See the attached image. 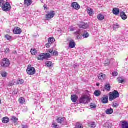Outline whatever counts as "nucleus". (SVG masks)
Instances as JSON below:
<instances>
[{"label": "nucleus", "instance_id": "nucleus-1", "mask_svg": "<svg viewBox=\"0 0 128 128\" xmlns=\"http://www.w3.org/2000/svg\"><path fill=\"white\" fill-rule=\"evenodd\" d=\"M120 93L118 90H114L113 92H110L109 94V100L110 102H112V100H116V98H120Z\"/></svg>", "mask_w": 128, "mask_h": 128}, {"label": "nucleus", "instance_id": "nucleus-2", "mask_svg": "<svg viewBox=\"0 0 128 128\" xmlns=\"http://www.w3.org/2000/svg\"><path fill=\"white\" fill-rule=\"evenodd\" d=\"M89 102H90V97L88 95L82 96L79 100L80 104H86Z\"/></svg>", "mask_w": 128, "mask_h": 128}, {"label": "nucleus", "instance_id": "nucleus-3", "mask_svg": "<svg viewBox=\"0 0 128 128\" xmlns=\"http://www.w3.org/2000/svg\"><path fill=\"white\" fill-rule=\"evenodd\" d=\"M26 72L29 76H34V74H36V68L30 64L27 67Z\"/></svg>", "mask_w": 128, "mask_h": 128}, {"label": "nucleus", "instance_id": "nucleus-4", "mask_svg": "<svg viewBox=\"0 0 128 128\" xmlns=\"http://www.w3.org/2000/svg\"><path fill=\"white\" fill-rule=\"evenodd\" d=\"M0 66L2 68H8L10 66V60L8 58H4L1 63Z\"/></svg>", "mask_w": 128, "mask_h": 128}, {"label": "nucleus", "instance_id": "nucleus-5", "mask_svg": "<svg viewBox=\"0 0 128 128\" xmlns=\"http://www.w3.org/2000/svg\"><path fill=\"white\" fill-rule=\"evenodd\" d=\"M2 10L3 12H10V10H12V6L8 2H6L4 4L3 6H2Z\"/></svg>", "mask_w": 128, "mask_h": 128}, {"label": "nucleus", "instance_id": "nucleus-6", "mask_svg": "<svg viewBox=\"0 0 128 128\" xmlns=\"http://www.w3.org/2000/svg\"><path fill=\"white\" fill-rule=\"evenodd\" d=\"M56 42V39L54 37H50L48 38V42L46 44V48H50L52 44Z\"/></svg>", "mask_w": 128, "mask_h": 128}, {"label": "nucleus", "instance_id": "nucleus-7", "mask_svg": "<svg viewBox=\"0 0 128 128\" xmlns=\"http://www.w3.org/2000/svg\"><path fill=\"white\" fill-rule=\"evenodd\" d=\"M50 58V54H48V53H46V54H40L38 56L37 59L38 60H46V58Z\"/></svg>", "mask_w": 128, "mask_h": 128}, {"label": "nucleus", "instance_id": "nucleus-8", "mask_svg": "<svg viewBox=\"0 0 128 128\" xmlns=\"http://www.w3.org/2000/svg\"><path fill=\"white\" fill-rule=\"evenodd\" d=\"M55 16L56 12L54 11H50V12L46 15V18L48 20H52V18H54Z\"/></svg>", "mask_w": 128, "mask_h": 128}, {"label": "nucleus", "instance_id": "nucleus-9", "mask_svg": "<svg viewBox=\"0 0 128 128\" xmlns=\"http://www.w3.org/2000/svg\"><path fill=\"white\" fill-rule=\"evenodd\" d=\"M48 54H50V56H58V51H54V50L52 49L49 50L48 52Z\"/></svg>", "mask_w": 128, "mask_h": 128}, {"label": "nucleus", "instance_id": "nucleus-10", "mask_svg": "<svg viewBox=\"0 0 128 128\" xmlns=\"http://www.w3.org/2000/svg\"><path fill=\"white\" fill-rule=\"evenodd\" d=\"M71 8H74V10H78L80 8V4H78V2H74L72 3L71 5Z\"/></svg>", "mask_w": 128, "mask_h": 128}, {"label": "nucleus", "instance_id": "nucleus-11", "mask_svg": "<svg viewBox=\"0 0 128 128\" xmlns=\"http://www.w3.org/2000/svg\"><path fill=\"white\" fill-rule=\"evenodd\" d=\"M22 32V29L18 27L15 28L13 31L14 34H20Z\"/></svg>", "mask_w": 128, "mask_h": 128}, {"label": "nucleus", "instance_id": "nucleus-12", "mask_svg": "<svg viewBox=\"0 0 128 128\" xmlns=\"http://www.w3.org/2000/svg\"><path fill=\"white\" fill-rule=\"evenodd\" d=\"M78 95L74 94L71 96V100L72 102H78Z\"/></svg>", "mask_w": 128, "mask_h": 128}, {"label": "nucleus", "instance_id": "nucleus-13", "mask_svg": "<svg viewBox=\"0 0 128 128\" xmlns=\"http://www.w3.org/2000/svg\"><path fill=\"white\" fill-rule=\"evenodd\" d=\"M32 0H24V4L26 6H30L32 4Z\"/></svg>", "mask_w": 128, "mask_h": 128}, {"label": "nucleus", "instance_id": "nucleus-14", "mask_svg": "<svg viewBox=\"0 0 128 128\" xmlns=\"http://www.w3.org/2000/svg\"><path fill=\"white\" fill-rule=\"evenodd\" d=\"M101 102H102V104H108V96H104L102 98Z\"/></svg>", "mask_w": 128, "mask_h": 128}, {"label": "nucleus", "instance_id": "nucleus-15", "mask_svg": "<svg viewBox=\"0 0 128 128\" xmlns=\"http://www.w3.org/2000/svg\"><path fill=\"white\" fill-rule=\"evenodd\" d=\"M64 117H57L56 120L58 124H62L64 122Z\"/></svg>", "mask_w": 128, "mask_h": 128}, {"label": "nucleus", "instance_id": "nucleus-16", "mask_svg": "<svg viewBox=\"0 0 128 128\" xmlns=\"http://www.w3.org/2000/svg\"><path fill=\"white\" fill-rule=\"evenodd\" d=\"M106 74L101 73L99 74L98 78L100 80H106Z\"/></svg>", "mask_w": 128, "mask_h": 128}, {"label": "nucleus", "instance_id": "nucleus-17", "mask_svg": "<svg viewBox=\"0 0 128 128\" xmlns=\"http://www.w3.org/2000/svg\"><path fill=\"white\" fill-rule=\"evenodd\" d=\"M112 14L115 16H118L120 14V9L118 8H114Z\"/></svg>", "mask_w": 128, "mask_h": 128}, {"label": "nucleus", "instance_id": "nucleus-18", "mask_svg": "<svg viewBox=\"0 0 128 128\" xmlns=\"http://www.w3.org/2000/svg\"><path fill=\"white\" fill-rule=\"evenodd\" d=\"M74 34L76 36V38H77V40H82V36H80V31H76V32H74Z\"/></svg>", "mask_w": 128, "mask_h": 128}, {"label": "nucleus", "instance_id": "nucleus-19", "mask_svg": "<svg viewBox=\"0 0 128 128\" xmlns=\"http://www.w3.org/2000/svg\"><path fill=\"white\" fill-rule=\"evenodd\" d=\"M120 16L122 18V20H126L128 18V16L126 14V13L124 12H122L120 14Z\"/></svg>", "mask_w": 128, "mask_h": 128}, {"label": "nucleus", "instance_id": "nucleus-20", "mask_svg": "<svg viewBox=\"0 0 128 128\" xmlns=\"http://www.w3.org/2000/svg\"><path fill=\"white\" fill-rule=\"evenodd\" d=\"M10 120V118H8V117H4L2 118V122L3 124H8Z\"/></svg>", "mask_w": 128, "mask_h": 128}, {"label": "nucleus", "instance_id": "nucleus-21", "mask_svg": "<svg viewBox=\"0 0 128 128\" xmlns=\"http://www.w3.org/2000/svg\"><path fill=\"white\" fill-rule=\"evenodd\" d=\"M122 128H128V122L126 121H122Z\"/></svg>", "mask_w": 128, "mask_h": 128}, {"label": "nucleus", "instance_id": "nucleus-22", "mask_svg": "<svg viewBox=\"0 0 128 128\" xmlns=\"http://www.w3.org/2000/svg\"><path fill=\"white\" fill-rule=\"evenodd\" d=\"M76 42H70L69 48H76Z\"/></svg>", "mask_w": 128, "mask_h": 128}, {"label": "nucleus", "instance_id": "nucleus-23", "mask_svg": "<svg viewBox=\"0 0 128 128\" xmlns=\"http://www.w3.org/2000/svg\"><path fill=\"white\" fill-rule=\"evenodd\" d=\"M87 12L90 16H92V14H94V10H92V9L90 8H88Z\"/></svg>", "mask_w": 128, "mask_h": 128}, {"label": "nucleus", "instance_id": "nucleus-24", "mask_svg": "<svg viewBox=\"0 0 128 128\" xmlns=\"http://www.w3.org/2000/svg\"><path fill=\"white\" fill-rule=\"evenodd\" d=\"M79 28H84V29L88 28V24H80Z\"/></svg>", "mask_w": 128, "mask_h": 128}, {"label": "nucleus", "instance_id": "nucleus-25", "mask_svg": "<svg viewBox=\"0 0 128 128\" xmlns=\"http://www.w3.org/2000/svg\"><path fill=\"white\" fill-rule=\"evenodd\" d=\"M53 64H52V62H50V61L46 62L45 64V66H47V68H52V66Z\"/></svg>", "mask_w": 128, "mask_h": 128}, {"label": "nucleus", "instance_id": "nucleus-26", "mask_svg": "<svg viewBox=\"0 0 128 128\" xmlns=\"http://www.w3.org/2000/svg\"><path fill=\"white\" fill-rule=\"evenodd\" d=\"M106 114H112L114 113V109L110 108L108 109L106 111Z\"/></svg>", "mask_w": 128, "mask_h": 128}, {"label": "nucleus", "instance_id": "nucleus-27", "mask_svg": "<svg viewBox=\"0 0 128 128\" xmlns=\"http://www.w3.org/2000/svg\"><path fill=\"white\" fill-rule=\"evenodd\" d=\"M82 36L84 38H88L90 36V34L86 31H84V33L82 34Z\"/></svg>", "mask_w": 128, "mask_h": 128}, {"label": "nucleus", "instance_id": "nucleus-28", "mask_svg": "<svg viewBox=\"0 0 128 128\" xmlns=\"http://www.w3.org/2000/svg\"><path fill=\"white\" fill-rule=\"evenodd\" d=\"M19 104H24V102H26V98H20L18 99Z\"/></svg>", "mask_w": 128, "mask_h": 128}, {"label": "nucleus", "instance_id": "nucleus-29", "mask_svg": "<svg viewBox=\"0 0 128 128\" xmlns=\"http://www.w3.org/2000/svg\"><path fill=\"white\" fill-rule=\"evenodd\" d=\"M110 84H107L104 86V90H106V92H110Z\"/></svg>", "mask_w": 128, "mask_h": 128}, {"label": "nucleus", "instance_id": "nucleus-30", "mask_svg": "<svg viewBox=\"0 0 128 128\" xmlns=\"http://www.w3.org/2000/svg\"><path fill=\"white\" fill-rule=\"evenodd\" d=\"M117 80L119 84H123V82H124V79L122 77H119Z\"/></svg>", "mask_w": 128, "mask_h": 128}, {"label": "nucleus", "instance_id": "nucleus-31", "mask_svg": "<svg viewBox=\"0 0 128 128\" xmlns=\"http://www.w3.org/2000/svg\"><path fill=\"white\" fill-rule=\"evenodd\" d=\"M11 120H12V122H14V124H16V122H18V118L16 116H12L11 118Z\"/></svg>", "mask_w": 128, "mask_h": 128}, {"label": "nucleus", "instance_id": "nucleus-32", "mask_svg": "<svg viewBox=\"0 0 128 128\" xmlns=\"http://www.w3.org/2000/svg\"><path fill=\"white\" fill-rule=\"evenodd\" d=\"M98 20H104V16L102 14H99L98 15Z\"/></svg>", "mask_w": 128, "mask_h": 128}, {"label": "nucleus", "instance_id": "nucleus-33", "mask_svg": "<svg viewBox=\"0 0 128 128\" xmlns=\"http://www.w3.org/2000/svg\"><path fill=\"white\" fill-rule=\"evenodd\" d=\"M30 52L32 56H36V54L38 53L36 50V49H31Z\"/></svg>", "mask_w": 128, "mask_h": 128}, {"label": "nucleus", "instance_id": "nucleus-34", "mask_svg": "<svg viewBox=\"0 0 128 128\" xmlns=\"http://www.w3.org/2000/svg\"><path fill=\"white\" fill-rule=\"evenodd\" d=\"M24 84V80L22 79L19 78L17 84Z\"/></svg>", "mask_w": 128, "mask_h": 128}, {"label": "nucleus", "instance_id": "nucleus-35", "mask_svg": "<svg viewBox=\"0 0 128 128\" xmlns=\"http://www.w3.org/2000/svg\"><path fill=\"white\" fill-rule=\"evenodd\" d=\"M94 94L96 96H100L102 94V92L100 90H96L94 92Z\"/></svg>", "mask_w": 128, "mask_h": 128}, {"label": "nucleus", "instance_id": "nucleus-36", "mask_svg": "<svg viewBox=\"0 0 128 128\" xmlns=\"http://www.w3.org/2000/svg\"><path fill=\"white\" fill-rule=\"evenodd\" d=\"M6 4V2H4V0H0V8H2V6H4V4Z\"/></svg>", "mask_w": 128, "mask_h": 128}, {"label": "nucleus", "instance_id": "nucleus-37", "mask_svg": "<svg viewBox=\"0 0 128 128\" xmlns=\"http://www.w3.org/2000/svg\"><path fill=\"white\" fill-rule=\"evenodd\" d=\"M5 38H6V40H12V37L10 36L8 34H6L5 36Z\"/></svg>", "mask_w": 128, "mask_h": 128}, {"label": "nucleus", "instance_id": "nucleus-38", "mask_svg": "<svg viewBox=\"0 0 128 128\" xmlns=\"http://www.w3.org/2000/svg\"><path fill=\"white\" fill-rule=\"evenodd\" d=\"M52 126L54 128H60V126L58 125V124L56 122H53Z\"/></svg>", "mask_w": 128, "mask_h": 128}, {"label": "nucleus", "instance_id": "nucleus-39", "mask_svg": "<svg viewBox=\"0 0 128 128\" xmlns=\"http://www.w3.org/2000/svg\"><path fill=\"white\" fill-rule=\"evenodd\" d=\"M120 28V26H118V24H116L114 25L113 30H118V28Z\"/></svg>", "mask_w": 128, "mask_h": 128}, {"label": "nucleus", "instance_id": "nucleus-40", "mask_svg": "<svg viewBox=\"0 0 128 128\" xmlns=\"http://www.w3.org/2000/svg\"><path fill=\"white\" fill-rule=\"evenodd\" d=\"M1 76L2 78H6L8 76V73L6 72H3L2 73Z\"/></svg>", "mask_w": 128, "mask_h": 128}, {"label": "nucleus", "instance_id": "nucleus-41", "mask_svg": "<svg viewBox=\"0 0 128 128\" xmlns=\"http://www.w3.org/2000/svg\"><path fill=\"white\" fill-rule=\"evenodd\" d=\"M112 125L111 124L106 123V128H112Z\"/></svg>", "mask_w": 128, "mask_h": 128}, {"label": "nucleus", "instance_id": "nucleus-42", "mask_svg": "<svg viewBox=\"0 0 128 128\" xmlns=\"http://www.w3.org/2000/svg\"><path fill=\"white\" fill-rule=\"evenodd\" d=\"M96 123H94V122H92L90 124V127L91 128H96Z\"/></svg>", "mask_w": 128, "mask_h": 128}, {"label": "nucleus", "instance_id": "nucleus-43", "mask_svg": "<svg viewBox=\"0 0 128 128\" xmlns=\"http://www.w3.org/2000/svg\"><path fill=\"white\" fill-rule=\"evenodd\" d=\"M4 52L6 54L8 53H10V48H6V49L4 50Z\"/></svg>", "mask_w": 128, "mask_h": 128}, {"label": "nucleus", "instance_id": "nucleus-44", "mask_svg": "<svg viewBox=\"0 0 128 128\" xmlns=\"http://www.w3.org/2000/svg\"><path fill=\"white\" fill-rule=\"evenodd\" d=\"M14 84H16V82L14 81H12L10 82L8 86H14Z\"/></svg>", "mask_w": 128, "mask_h": 128}, {"label": "nucleus", "instance_id": "nucleus-45", "mask_svg": "<svg viewBox=\"0 0 128 128\" xmlns=\"http://www.w3.org/2000/svg\"><path fill=\"white\" fill-rule=\"evenodd\" d=\"M112 104V107L113 108H118V103L114 102Z\"/></svg>", "mask_w": 128, "mask_h": 128}, {"label": "nucleus", "instance_id": "nucleus-46", "mask_svg": "<svg viewBox=\"0 0 128 128\" xmlns=\"http://www.w3.org/2000/svg\"><path fill=\"white\" fill-rule=\"evenodd\" d=\"M90 108H96V106L94 104H91L90 105Z\"/></svg>", "mask_w": 128, "mask_h": 128}, {"label": "nucleus", "instance_id": "nucleus-47", "mask_svg": "<svg viewBox=\"0 0 128 128\" xmlns=\"http://www.w3.org/2000/svg\"><path fill=\"white\" fill-rule=\"evenodd\" d=\"M76 128H82V124H80L79 123H77L76 126Z\"/></svg>", "mask_w": 128, "mask_h": 128}, {"label": "nucleus", "instance_id": "nucleus-48", "mask_svg": "<svg viewBox=\"0 0 128 128\" xmlns=\"http://www.w3.org/2000/svg\"><path fill=\"white\" fill-rule=\"evenodd\" d=\"M118 72H114L112 74V76H118Z\"/></svg>", "mask_w": 128, "mask_h": 128}, {"label": "nucleus", "instance_id": "nucleus-49", "mask_svg": "<svg viewBox=\"0 0 128 128\" xmlns=\"http://www.w3.org/2000/svg\"><path fill=\"white\" fill-rule=\"evenodd\" d=\"M22 128H28V125L22 126Z\"/></svg>", "mask_w": 128, "mask_h": 128}, {"label": "nucleus", "instance_id": "nucleus-50", "mask_svg": "<svg viewBox=\"0 0 128 128\" xmlns=\"http://www.w3.org/2000/svg\"><path fill=\"white\" fill-rule=\"evenodd\" d=\"M44 10H48V6H46V5L44 6Z\"/></svg>", "mask_w": 128, "mask_h": 128}, {"label": "nucleus", "instance_id": "nucleus-51", "mask_svg": "<svg viewBox=\"0 0 128 128\" xmlns=\"http://www.w3.org/2000/svg\"><path fill=\"white\" fill-rule=\"evenodd\" d=\"M70 32H74V29L72 28H70Z\"/></svg>", "mask_w": 128, "mask_h": 128}, {"label": "nucleus", "instance_id": "nucleus-52", "mask_svg": "<svg viewBox=\"0 0 128 128\" xmlns=\"http://www.w3.org/2000/svg\"><path fill=\"white\" fill-rule=\"evenodd\" d=\"M12 54H16V51L15 50V51L13 52Z\"/></svg>", "mask_w": 128, "mask_h": 128}, {"label": "nucleus", "instance_id": "nucleus-53", "mask_svg": "<svg viewBox=\"0 0 128 128\" xmlns=\"http://www.w3.org/2000/svg\"><path fill=\"white\" fill-rule=\"evenodd\" d=\"M96 86H100V84L98 83V84H96Z\"/></svg>", "mask_w": 128, "mask_h": 128}, {"label": "nucleus", "instance_id": "nucleus-54", "mask_svg": "<svg viewBox=\"0 0 128 128\" xmlns=\"http://www.w3.org/2000/svg\"><path fill=\"white\" fill-rule=\"evenodd\" d=\"M0 104H2V100H0Z\"/></svg>", "mask_w": 128, "mask_h": 128}]
</instances>
